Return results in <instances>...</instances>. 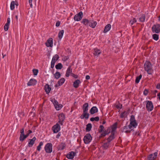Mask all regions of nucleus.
Returning a JSON list of instances; mask_svg holds the SVG:
<instances>
[{"instance_id": "cd10ccee", "label": "nucleus", "mask_w": 160, "mask_h": 160, "mask_svg": "<svg viewBox=\"0 0 160 160\" xmlns=\"http://www.w3.org/2000/svg\"><path fill=\"white\" fill-rule=\"evenodd\" d=\"M114 133L111 132V135L107 138L108 141L110 142L114 138Z\"/></svg>"}, {"instance_id": "58836bf2", "label": "nucleus", "mask_w": 160, "mask_h": 160, "mask_svg": "<svg viewBox=\"0 0 160 160\" xmlns=\"http://www.w3.org/2000/svg\"><path fill=\"white\" fill-rule=\"evenodd\" d=\"M62 68V65L61 63H58L55 66V68L57 69H61Z\"/></svg>"}, {"instance_id": "423d86ee", "label": "nucleus", "mask_w": 160, "mask_h": 160, "mask_svg": "<svg viewBox=\"0 0 160 160\" xmlns=\"http://www.w3.org/2000/svg\"><path fill=\"white\" fill-rule=\"evenodd\" d=\"M82 16L83 13L82 11H81L74 16V20L76 21H79L82 19Z\"/></svg>"}, {"instance_id": "c85d7f7f", "label": "nucleus", "mask_w": 160, "mask_h": 160, "mask_svg": "<svg viewBox=\"0 0 160 160\" xmlns=\"http://www.w3.org/2000/svg\"><path fill=\"white\" fill-rule=\"evenodd\" d=\"M65 79L64 78H62L60 79L57 82L58 86L62 85L64 82Z\"/></svg>"}, {"instance_id": "f03ea898", "label": "nucleus", "mask_w": 160, "mask_h": 160, "mask_svg": "<svg viewBox=\"0 0 160 160\" xmlns=\"http://www.w3.org/2000/svg\"><path fill=\"white\" fill-rule=\"evenodd\" d=\"M146 108L148 112L152 111L153 109V105L151 101H146Z\"/></svg>"}, {"instance_id": "2eb2a0df", "label": "nucleus", "mask_w": 160, "mask_h": 160, "mask_svg": "<svg viewBox=\"0 0 160 160\" xmlns=\"http://www.w3.org/2000/svg\"><path fill=\"white\" fill-rule=\"evenodd\" d=\"M89 114L88 112H83V114L80 116V118L81 119H83L85 118L88 119L89 117Z\"/></svg>"}, {"instance_id": "5701e85b", "label": "nucleus", "mask_w": 160, "mask_h": 160, "mask_svg": "<svg viewBox=\"0 0 160 160\" xmlns=\"http://www.w3.org/2000/svg\"><path fill=\"white\" fill-rule=\"evenodd\" d=\"M111 28V25L110 24H108L105 27L104 30H103V32L105 33L107 32L108 31L110 30Z\"/></svg>"}, {"instance_id": "09e8293b", "label": "nucleus", "mask_w": 160, "mask_h": 160, "mask_svg": "<svg viewBox=\"0 0 160 160\" xmlns=\"http://www.w3.org/2000/svg\"><path fill=\"white\" fill-rule=\"evenodd\" d=\"M130 121H136L135 119V118L133 115H132L131 116L130 118Z\"/></svg>"}, {"instance_id": "6ab92c4d", "label": "nucleus", "mask_w": 160, "mask_h": 160, "mask_svg": "<svg viewBox=\"0 0 160 160\" xmlns=\"http://www.w3.org/2000/svg\"><path fill=\"white\" fill-rule=\"evenodd\" d=\"M98 112V109L97 107L96 106H93L91 109L90 112L91 114H93L97 112Z\"/></svg>"}, {"instance_id": "49530a36", "label": "nucleus", "mask_w": 160, "mask_h": 160, "mask_svg": "<svg viewBox=\"0 0 160 160\" xmlns=\"http://www.w3.org/2000/svg\"><path fill=\"white\" fill-rule=\"evenodd\" d=\"M43 144V142H39V145L37 147V150L38 151H40L41 148V146H42Z\"/></svg>"}, {"instance_id": "6e6d98bb", "label": "nucleus", "mask_w": 160, "mask_h": 160, "mask_svg": "<svg viewBox=\"0 0 160 160\" xmlns=\"http://www.w3.org/2000/svg\"><path fill=\"white\" fill-rule=\"evenodd\" d=\"M55 62L52 61L51 62V67L52 68H53L54 67V64H55Z\"/></svg>"}, {"instance_id": "3c124183", "label": "nucleus", "mask_w": 160, "mask_h": 160, "mask_svg": "<svg viewBox=\"0 0 160 160\" xmlns=\"http://www.w3.org/2000/svg\"><path fill=\"white\" fill-rule=\"evenodd\" d=\"M9 26V25L7 24H5L4 26V29L5 31H7L8 30Z\"/></svg>"}, {"instance_id": "864d4df0", "label": "nucleus", "mask_w": 160, "mask_h": 160, "mask_svg": "<svg viewBox=\"0 0 160 160\" xmlns=\"http://www.w3.org/2000/svg\"><path fill=\"white\" fill-rule=\"evenodd\" d=\"M71 76L75 78H78V76L77 75H76L73 73H71Z\"/></svg>"}, {"instance_id": "0e129e2a", "label": "nucleus", "mask_w": 160, "mask_h": 160, "mask_svg": "<svg viewBox=\"0 0 160 160\" xmlns=\"http://www.w3.org/2000/svg\"><path fill=\"white\" fill-rule=\"evenodd\" d=\"M60 136H61V133L60 132L58 133L56 136V138H59V137Z\"/></svg>"}, {"instance_id": "4be33fe9", "label": "nucleus", "mask_w": 160, "mask_h": 160, "mask_svg": "<svg viewBox=\"0 0 160 160\" xmlns=\"http://www.w3.org/2000/svg\"><path fill=\"white\" fill-rule=\"evenodd\" d=\"M88 104L85 103L82 106L83 112H88Z\"/></svg>"}, {"instance_id": "473e14b6", "label": "nucleus", "mask_w": 160, "mask_h": 160, "mask_svg": "<svg viewBox=\"0 0 160 160\" xmlns=\"http://www.w3.org/2000/svg\"><path fill=\"white\" fill-rule=\"evenodd\" d=\"M145 17L144 14H142L140 15V17L139 18V19L141 22H144L145 20Z\"/></svg>"}, {"instance_id": "603ef678", "label": "nucleus", "mask_w": 160, "mask_h": 160, "mask_svg": "<svg viewBox=\"0 0 160 160\" xmlns=\"http://www.w3.org/2000/svg\"><path fill=\"white\" fill-rule=\"evenodd\" d=\"M148 92V90L147 89H145L143 91V94L145 96H147Z\"/></svg>"}, {"instance_id": "338daca9", "label": "nucleus", "mask_w": 160, "mask_h": 160, "mask_svg": "<svg viewBox=\"0 0 160 160\" xmlns=\"http://www.w3.org/2000/svg\"><path fill=\"white\" fill-rule=\"evenodd\" d=\"M90 120L91 121H94V118L92 117V118H91L90 119Z\"/></svg>"}, {"instance_id": "393cba45", "label": "nucleus", "mask_w": 160, "mask_h": 160, "mask_svg": "<svg viewBox=\"0 0 160 160\" xmlns=\"http://www.w3.org/2000/svg\"><path fill=\"white\" fill-rule=\"evenodd\" d=\"M118 124L117 122H115L113 125L111 126L112 131L111 132L114 133V132L117 128V126Z\"/></svg>"}, {"instance_id": "f8f14e48", "label": "nucleus", "mask_w": 160, "mask_h": 160, "mask_svg": "<svg viewBox=\"0 0 160 160\" xmlns=\"http://www.w3.org/2000/svg\"><path fill=\"white\" fill-rule=\"evenodd\" d=\"M132 130L129 129V125L124 126L123 128L121 130L122 132H125L126 133H130Z\"/></svg>"}, {"instance_id": "ea45409f", "label": "nucleus", "mask_w": 160, "mask_h": 160, "mask_svg": "<svg viewBox=\"0 0 160 160\" xmlns=\"http://www.w3.org/2000/svg\"><path fill=\"white\" fill-rule=\"evenodd\" d=\"M142 77V75L141 74H140L139 76L136 77V80H135V83H138L139 82L140 80L141 79Z\"/></svg>"}, {"instance_id": "c756f323", "label": "nucleus", "mask_w": 160, "mask_h": 160, "mask_svg": "<svg viewBox=\"0 0 160 160\" xmlns=\"http://www.w3.org/2000/svg\"><path fill=\"white\" fill-rule=\"evenodd\" d=\"M110 144V142L108 141L103 143L102 147L104 149H107L109 148Z\"/></svg>"}, {"instance_id": "1a4fd4ad", "label": "nucleus", "mask_w": 160, "mask_h": 160, "mask_svg": "<svg viewBox=\"0 0 160 160\" xmlns=\"http://www.w3.org/2000/svg\"><path fill=\"white\" fill-rule=\"evenodd\" d=\"M60 129V127L59 124L57 123L56 124L54 125L52 127L53 132L54 133H57L59 132Z\"/></svg>"}, {"instance_id": "7ed1b4c3", "label": "nucleus", "mask_w": 160, "mask_h": 160, "mask_svg": "<svg viewBox=\"0 0 160 160\" xmlns=\"http://www.w3.org/2000/svg\"><path fill=\"white\" fill-rule=\"evenodd\" d=\"M152 30L153 32L159 33L160 32V24H156L153 25L152 28Z\"/></svg>"}, {"instance_id": "0eeeda50", "label": "nucleus", "mask_w": 160, "mask_h": 160, "mask_svg": "<svg viewBox=\"0 0 160 160\" xmlns=\"http://www.w3.org/2000/svg\"><path fill=\"white\" fill-rule=\"evenodd\" d=\"M59 121L58 122L61 125L63 124V122L65 119V115L63 113H61L59 114L58 116Z\"/></svg>"}, {"instance_id": "dca6fc26", "label": "nucleus", "mask_w": 160, "mask_h": 160, "mask_svg": "<svg viewBox=\"0 0 160 160\" xmlns=\"http://www.w3.org/2000/svg\"><path fill=\"white\" fill-rule=\"evenodd\" d=\"M72 70L71 68V66H69L67 70L65 76L67 77H68L70 76V74L71 75V73H72Z\"/></svg>"}, {"instance_id": "72a5a7b5", "label": "nucleus", "mask_w": 160, "mask_h": 160, "mask_svg": "<svg viewBox=\"0 0 160 160\" xmlns=\"http://www.w3.org/2000/svg\"><path fill=\"white\" fill-rule=\"evenodd\" d=\"M17 3V2L16 1L15 2L14 1H12L10 5V8L11 10H13L15 8V5L16 4V3Z\"/></svg>"}, {"instance_id": "8fccbe9b", "label": "nucleus", "mask_w": 160, "mask_h": 160, "mask_svg": "<svg viewBox=\"0 0 160 160\" xmlns=\"http://www.w3.org/2000/svg\"><path fill=\"white\" fill-rule=\"evenodd\" d=\"M33 75H37L38 72V69H33L32 70Z\"/></svg>"}, {"instance_id": "20e7f679", "label": "nucleus", "mask_w": 160, "mask_h": 160, "mask_svg": "<svg viewBox=\"0 0 160 160\" xmlns=\"http://www.w3.org/2000/svg\"><path fill=\"white\" fill-rule=\"evenodd\" d=\"M52 145L51 143L46 144L44 147V149L47 153H50L52 151Z\"/></svg>"}, {"instance_id": "412c9836", "label": "nucleus", "mask_w": 160, "mask_h": 160, "mask_svg": "<svg viewBox=\"0 0 160 160\" xmlns=\"http://www.w3.org/2000/svg\"><path fill=\"white\" fill-rule=\"evenodd\" d=\"M94 52L93 54L95 56H98L99 55L101 54V52L100 49L97 48H95L93 49Z\"/></svg>"}, {"instance_id": "37998d69", "label": "nucleus", "mask_w": 160, "mask_h": 160, "mask_svg": "<svg viewBox=\"0 0 160 160\" xmlns=\"http://www.w3.org/2000/svg\"><path fill=\"white\" fill-rule=\"evenodd\" d=\"M127 112L126 111H124L122 112L120 115V117L122 118H123L124 117L127 116Z\"/></svg>"}, {"instance_id": "774afa93", "label": "nucleus", "mask_w": 160, "mask_h": 160, "mask_svg": "<svg viewBox=\"0 0 160 160\" xmlns=\"http://www.w3.org/2000/svg\"><path fill=\"white\" fill-rule=\"evenodd\" d=\"M157 96L158 97V99L160 100V92L157 94Z\"/></svg>"}, {"instance_id": "39448f33", "label": "nucleus", "mask_w": 160, "mask_h": 160, "mask_svg": "<svg viewBox=\"0 0 160 160\" xmlns=\"http://www.w3.org/2000/svg\"><path fill=\"white\" fill-rule=\"evenodd\" d=\"M92 137L91 134L89 133H88L84 137L83 141L85 144H88L92 140Z\"/></svg>"}, {"instance_id": "13d9d810", "label": "nucleus", "mask_w": 160, "mask_h": 160, "mask_svg": "<svg viewBox=\"0 0 160 160\" xmlns=\"http://www.w3.org/2000/svg\"><path fill=\"white\" fill-rule=\"evenodd\" d=\"M28 1H29V3L30 7L32 8V0H29Z\"/></svg>"}, {"instance_id": "de8ad7c7", "label": "nucleus", "mask_w": 160, "mask_h": 160, "mask_svg": "<svg viewBox=\"0 0 160 160\" xmlns=\"http://www.w3.org/2000/svg\"><path fill=\"white\" fill-rule=\"evenodd\" d=\"M137 20L135 18H133L132 19H131L129 22V23L131 25L133 24L134 23L136 22Z\"/></svg>"}, {"instance_id": "c9c22d12", "label": "nucleus", "mask_w": 160, "mask_h": 160, "mask_svg": "<svg viewBox=\"0 0 160 160\" xmlns=\"http://www.w3.org/2000/svg\"><path fill=\"white\" fill-rule=\"evenodd\" d=\"M89 22V21L87 19H83L82 21V23L85 26L87 25Z\"/></svg>"}, {"instance_id": "69168bd1", "label": "nucleus", "mask_w": 160, "mask_h": 160, "mask_svg": "<svg viewBox=\"0 0 160 160\" xmlns=\"http://www.w3.org/2000/svg\"><path fill=\"white\" fill-rule=\"evenodd\" d=\"M90 77L89 75H87L86 76V77H85V78L86 79L88 80L90 79Z\"/></svg>"}, {"instance_id": "6e6552de", "label": "nucleus", "mask_w": 160, "mask_h": 160, "mask_svg": "<svg viewBox=\"0 0 160 160\" xmlns=\"http://www.w3.org/2000/svg\"><path fill=\"white\" fill-rule=\"evenodd\" d=\"M158 155V152H155L154 153L150 154L147 157L148 160H156Z\"/></svg>"}, {"instance_id": "f704fd0d", "label": "nucleus", "mask_w": 160, "mask_h": 160, "mask_svg": "<svg viewBox=\"0 0 160 160\" xmlns=\"http://www.w3.org/2000/svg\"><path fill=\"white\" fill-rule=\"evenodd\" d=\"M108 129H109V128ZM108 128L107 130H105V131L103 130V132L101 134V136L102 137H105L106 135L108 134L110 132V131L108 132Z\"/></svg>"}, {"instance_id": "f257e3e1", "label": "nucleus", "mask_w": 160, "mask_h": 160, "mask_svg": "<svg viewBox=\"0 0 160 160\" xmlns=\"http://www.w3.org/2000/svg\"><path fill=\"white\" fill-rule=\"evenodd\" d=\"M144 68L145 71L147 72L149 74H151L153 71L152 69L151 63L148 61H146L144 65Z\"/></svg>"}, {"instance_id": "e2e57ef3", "label": "nucleus", "mask_w": 160, "mask_h": 160, "mask_svg": "<svg viewBox=\"0 0 160 160\" xmlns=\"http://www.w3.org/2000/svg\"><path fill=\"white\" fill-rule=\"evenodd\" d=\"M156 88L158 89H160V84H158L156 86Z\"/></svg>"}, {"instance_id": "2f4dec72", "label": "nucleus", "mask_w": 160, "mask_h": 160, "mask_svg": "<svg viewBox=\"0 0 160 160\" xmlns=\"http://www.w3.org/2000/svg\"><path fill=\"white\" fill-rule=\"evenodd\" d=\"M66 145L64 143L62 142L58 147V150H63L64 149Z\"/></svg>"}, {"instance_id": "f3484780", "label": "nucleus", "mask_w": 160, "mask_h": 160, "mask_svg": "<svg viewBox=\"0 0 160 160\" xmlns=\"http://www.w3.org/2000/svg\"><path fill=\"white\" fill-rule=\"evenodd\" d=\"M37 83V81L34 79H31L27 83L28 86L34 85Z\"/></svg>"}, {"instance_id": "5fc2aeb1", "label": "nucleus", "mask_w": 160, "mask_h": 160, "mask_svg": "<svg viewBox=\"0 0 160 160\" xmlns=\"http://www.w3.org/2000/svg\"><path fill=\"white\" fill-rule=\"evenodd\" d=\"M116 108L118 109H121L122 108V104H119L116 105Z\"/></svg>"}, {"instance_id": "bb28decb", "label": "nucleus", "mask_w": 160, "mask_h": 160, "mask_svg": "<svg viewBox=\"0 0 160 160\" xmlns=\"http://www.w3.org/2000/svg\"><path fill=\"white\" fill-rule=\"evenodd\" d=\"M92 128V124L90 123H89L86 125V131L87 132L90 131L91 130Z\"/></svg>"}, {"instance_id": "79ce46f5", "label": "nucleus", "mask_w": 160, "mask_h": 160, "mask_svg": "<svg viewBox=\"0 0 160 160\" xmlns=\"http://www.w3.org/2000/svg\"><path fill=\"white\" fill-rule=\"evenodd\" d=\"M152 38L154 40L157 41L158 39L159 35L156 34H154L152 35Z\"/></svg>"}, {"instance_id": "a211bd4d", "label": "nucleus", "mask_w": 160, "mask_h": 160, "mask_svg": "<svg viewBox=\"0 0 160 160\" xmlns=\"http://www.w3.org/2000/svg\"><path fill=\"white\" fill-rule=\"evenodd\" d=\"M36 140V138L34 137L32 139H29L30 142H28V146L29 147H31L35 143Z\"/></svg>"}, {"instance_id": "4c0bfd02", "label": "nucleus", "mask_w": 160, "mask_h": 160, "mask_svg": "<svg viewBox=\"0 0 160 160\" xmlns=\"http://www.w3.org/2000/svg\"><path fill=\"white\" fill-rule=\"evenodd\" d=\"M97 24V22L95 21H93L92 22H91L89 24V26L92 28H94Z\"/></svg>"}, {"instance_id": "ddd939ff", "label": "nucleus", "mask_w": 160, "mask_h": 160, "mask_svg": "<svg viewBox=\"0 0 160 160\" xmlns=\"http://www.w3.org/2000/svg\"><path fill=\"white\" fill-rule=\"evenodd\" d=\"M76 153L72 151L68 153L66 156L67 158L69 159H72L76 155Z\"/></svg>"}, {"instance_id": "9d476101", "label": "nucleus", "mask_w": 160, "mask_h": 160, "mask_svg": "<svg viewBox=\"0 0 160 160\" xmlns=\"http://www.w3.org/2000/svg\"><path fill=\"white\" fill-rule=\"evenodd\" d=\"M138 126V123L136 121H131L129 125V129L133 130V128H135Z\"/></svg>"}, {"instance_id": "bf43d9fd", "label": "nucleus", "mask_w": 160, "mask_h": 160, "mask_svg": "<svg viewBox=\"0 0 160 160\" xmlns=\"http://www.w3.org/2000/svg\"><path fill=\"white\" fill-rule=\"evenodd\" d=\"M153 93V94L155 96L156 95V93L158 92L157 90H154L153 91H151Z\"/></svg>"}, {"instance_id": "b1692460", "label": "nucleus", "mask_w": 160, "mask_h": 160, "mask_svg": "<svg viewBox=\"0 0 160 160\" xmlns=\"http://www.w3.org/2000/svg\"><path fill=\"white\" fill-rule=\"evenodd\" d=\"M81 82L79 79H77L73 83V86L75 88H77L79 86V84Z\"/></svg>"}, {"instance_id": "4d7b16f0", "label": "nucleus", "mask_w": 160, "mask_h": 160, "mask_svg": "<svg viewBox=\"0 0 160 160\" xmlns=\"http://www.w3.org/2000/svg\"><path fill=\"white\" fill-rule=\"evenodd\" d=\"M10 18H8L7 19V22L6 24H7L9 25L10 24Z\"/></svg>"}, {"instance_id": "052dcab7", "label": "nucleus", "mask_w": 160, "mask_h": 160, "mask_svg": "<svg viewBox=\"0 0 160 160\" xmlns=\"http://www.w3.org/2000/svg\"><path fill=\"white\" fill-rule=\"evenodd\" d=\"M94 120L96 121H98L99 120V117L97 116L94 118Z\"/></svg>"}, {"instance_id": "c03bdc74", "label": "nucleus", "mask_w": 160, "mask_h": 160, "mask_svg": "<svg viewBox=\"0 0 160 160\" xmlns=\"http://www.w3.org/2000/svg\"><path fill=\"white\" fill-rule=\"evenodd\" d=\"M104 129V127L102 125H100L99 127L98 131L99 133L102 132Z\"/></svg>"}, {"instance_id": "aec40b11", "label": "nucleus", "mask_w": 160, "mask_h": 160, "mask_svg": "<svg viewBox=\"0 0 160 160\" xmlns=\"http://www.w3.org/2000/svg\"><path fill=\"white\" fill-rule=\"evenodd\" d=\"M44 89L46 93L48 94L50 92L51 88L48 84H46L44 86Z\"/></svg>"}, {"instance_id": "a878e982", "label": "nucleus", "mask_w": 160, "mask_h": 160, "mask_svg": "<svg viewBox=\"0 0 160 160\" xmlns=\"http://www.w3.org/2000/svg\"><path fill=\"white\" fill-rule=\"evenodd\" d=\"M32 132V131L30 130H29L28 131V132L26 134H24V135L22 137V138L20 140V141H23L26 138H27L29 136V134L31 133Z\"/></svg>"}, {"instance_id": "4468645a", "label": "nucleus", "mask_w": 160, "mask_h": 160, "mask_svg": "<svg viewBox=\"0 0 160 160\" xmlns=\"http://www.w3.org/2000/svg\"><path fill=\"white\" fill-rule=\"evenodd\" d=\"M51 101L54 104V106H55V107L56 109L58 110L59 109V105H58V102L57 100H55V98H53L52 99Z\"/></svg>"}, {"instance_id": "7c9ffc66", "label": "nucleus", "mask_w": 160, "mask_h": 160, "mask_svg": "<svg viewBox=\"0 0 160 160\" xmlns=\"http://www.w3.org/2000/svg\"><path fill=\"white\" fill-rule=\"evenodd\" d=\"M59 56L58 54H55L52 58V61L55 62L59 58Z\"/></svg>"}, {"instance_id": "a18cd8bd", "label": "nucleus", "mask_w": 160, "mask_h": 160, "mask_svg": "<svg viewBox=\"0 0 160 160\" xmlns=\"http://www.w3.org/2000/svg\"><path fill=\"white\" fill-rule=\"evenodd\" d=\"M24 130L23 128H22L20 130L21 134H20V137L19 138V140L20 141L21 140V139L22 138L23 136L24 135Z\"/></svg>"}, {"instance_id": "a19ab883", "label": "nucleus", "mask_w": 160, "mask_h": 160, "mask_svg": "<svg viewBox=\"0 0 160 160\" xmlns=\"http://www.w3.org/2000/svg\"><path fill=\"white\" fill-rule=\"evenodd\" d=\"M64 33V30H61L60 31L58 34V37L60 39H61Z\"/></svg>"}, {"instance_id": "e433bc0d", "label": "nucleus", "mask_w": 160, "mask_h": 160, "mask_svg": "<svg viewBox=\"0 0 160 160\" xmlns=\"http://www.w3.org/2000/svg\"><path fill=\"white\" fill-rule=\"evenodd\" d=\"M54 76L55 78L58 79L60 77L61 74L59 72H57L54 74Z\"/></svg>"}, {"instance_id": "9b49d317", "label": "nucleus", "mask_w": 160, "mask_h": 160, "mask_svg": "<svg viewBox=\"0 0 160 160\" xmlns=\"http://www.w3.org/2000/svg\"><path fill=\"white\" fill-rule=\"evenodd\" d=\"M47 47H52L53 46V39L52 38H49L45 43Z\"/></svg>"}, {"instance_id": "680f3d73", "label": "nucleus", "mask_w": 160, "mask_h": 160, "mask_svg": "<svg viewBox=\"0 0 160 160\" xmlns=\"http://www.w3.org/2000/svg\"><path fill=\"white\" fill-rule=\"evenodd\" d=\"M60 24V22L59 21H58L56 24V26L57 27H58L59 26Z\"/></svg>"}]
</instances>
